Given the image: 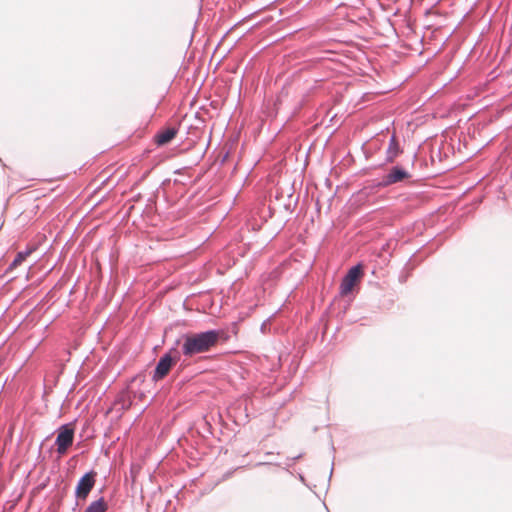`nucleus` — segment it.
Instances as JSON below:
<instances>
[{
    "label": "nucleus",
    "instance_id": "7",
    "mask_svg": "<svg viewBox=\"0 0 512 512\" xmlns=\"http://www.w3.org/2000/svg\"><path fill=\"white\" fill-rule=\"evenodd\" d=\"M177 133H178V129L175 127L165 128V129L159 131L155 135V142L159 146L166 145L167 143H169L171 140H173L175 138Z\"/></svg>",
    "mask_w": 512,
    "mask_h": 512
},
{
    "label": "nucleus",
    "instance_id": "2",
    "mask_svg": "<svg viewBox=\"0 0 512 512\" xmlns=\"http://www.w3.org/2000/svg\"><path fill=\"white\" fill-rule=\"evenodd\" d=\"M178 360V352L175 349L163 355L155 368L153 379L156 381L163 379L169 373L172 365Z\"/></svg>",
    "mask_w": 512,
    "mask_h": 512
},
{
    "label": "nucleus",
    "instance_id": "1",
    "mask_svg": "<svg viewBox=\"0 0 512 512\" xmlns=\"http://www.w3.org/2000/svg\"><path fill=\"white\" fill-rule=\"evenodd\" d=\"M223 335L224 332L218 330L184 335L182 337V353L186 357H192L208 352L217 345Z\"/></svg>",
    "mask_w": 512,
    "mask_h": 512
},
{
    "label": "nucleus",
    "instance_id": "8",
    "mask_svg": "<svg viewBox=\"0 0 512 512\" xmlns=\"http://www.w3.org/2000/svg\"><path fill=\"white\" fill-rule=\"evenodd\" d=\"M400 153L399 144L396 140V138L393 136L390 140L389 147L387 150V159L388 161L392 162Z\"/></svg>",
    "mask_w": 512,
    "mask_h": 512
},
{
    "label": "nucleus",
    "instance_id": "10",
    "mask_svg": "<svg viewBox=\"0 0 512 512\" xmlns=\"http://www.w3.org/2000/svg\"><path fill=\"white\" fill-rule=\"evenodd\" d=\"M32 250H27L25 252H19L15 259L13 260L11 267H17L19 266L26 258L31 254Z\"/></svg>",
    "mask_w": 512,
    "mask_h": 512
},
{
    "label": "nucleus",
    "instance_id": "3",
    "mask_svg": "<svg viewBox=\"0 0 512 512\" xmlns=\"http://www.w3.org/2000/svg\"><path fill=\"white\" fill-rule=\"evenodd\" d=\"M362 275L363 271L360 265L352 267L341 282L340 294L342 296L350 294L354 287L359 283Z\"/></svg>",
    "mask_w": 512,
    "mask_h": 512
},
{
    "label": "nucleus",
    "instance_id": "6",
    "mask_svg": "<svg viewBox=\"0 0 512 512\" xmlns=\"http://www.w3.org/2000/svg\"><path fill=\"white\" fill-rule=\"evenodd\" d=\"M409 177L410 175L406 170L399 167H393L385 176L384 183L385 185H391L397 182H401Z\"/></svg>",
    "mask_w": 512,
    "mask_h": 512
},
{
    "label": "nucleus",
    "instance_id": "9",
    "mask_svg": "<svg viewBox=\"0 0 512 512\" xmlns=\"http://www.w3.org/2000/svg\"><path fill=\"white\" fill-rule=\"evenodd\" d=\"M107 510V503L103 498L92 502L84 512H105Z\"/></svg>",
    "mask_w": 512,
    "mask_h": 512
},
{
    "label": "nucleus",
    "instance_id": "4",
    "mask_svg": "<svg viewBox=\"0 0 512 512\" xmlns=\"http://www.w3.org/2000/svg\"><path fill=\"white\" fill-rule=\"evenodd\" d=\"M74 439V430L68 425L61 426L56 438L57 452L64 454L72 445Z\"/></svg>",
    "mask_w": 512,
    "mask_h": 512
},
{
    "label": "nucleus",
    "instance_id": "5",
    "mask_svg": "<svg viewBox=\"0 0 512 512\" xmlns=\"http://www.w3.org/2000/svg\"><path fill=\"white\" fill-rule=\"evenodd\" d=\"M95 472L86 473L78 482L76 487V497L86 499L95 484Z\"/></svg>",
    "mask_w": 512,
    "mask_h": 512
}]
</instances>
